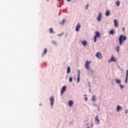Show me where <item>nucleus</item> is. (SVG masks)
<instances>
[{"label":"nucleus","instance_id":"26","mask_svg":"<svg viewBox=\"0 0 128 128\" xmlns=\"http://www.w3.org/2000/svg\"><path fill=\"white\" fill-rule=\"evenodd\" d=\"M52 44H54V46H58V42H56V41L55 40H53L52 42Z\"/></svg>","mask_w":128,"mask_h":128},{"label":"nucleus","instance_id":"34","mask_svg":"<svg viewBox=\"0 0 128 128\" xmlns=\"http://www.w3.org/2000/svg\"><path fill=\"white\" fill-rule=\"evenodd\" d=\"M122 32H126V28H124V27H123L122 28Z\"/></svg>","mask_w":128,"mask_h":128},{"label":"nucleus","instance_id":"39","mask_svg":"<svg viewBox=\"0 0 128 128\" xmlns=\"http://www.w3.org/2000/svg\"><path fill=\"white\" fill-rule=\"evenodd\" d=\"M50 0H46V2H48Z\"/></svg>","mask_w":128,"mask_h":128},{"label":"nucleus","instance_id":"20","mask_svg":"<svg viewBox=\"0 0 128 128\" xmlns=\"http://www.w3.org/2000/svg\"><path fill=\"white\" fill-rule=\"evenodd\" d=\"M105 16H110V10H107L105 13Z\"/></svg>","mask_w":128,"mask_h":128},{"label":"nucleus","instance_id":"19","mask_svg":"<svg viewBox=\"0 0 128 128\" xmlns=\"http://www.w3.org/2000/svg\"><path fill=\"white\" fill-rule=\"evenodd\" d=\"M92 102H96V96L94 95L92 96Z\"/></svg>","mask_w":128,"mask_h":128},{"label":"nucleus","instance_id":"31","mask_svg":"<svg viewBox=\"0 0 128 128\" xmlns=\"http://www.w3.org/2000/svg\"><path fill=\"white\" fill-rule=\"evenodd\" d=\"M69 82H72V78L70 77V78H69Z\"/></svg>","mask_w":128,"mask_h":128},{"label":"nucleus","instance_id":"9","mask_svg":"<svg viewBox=\"0 0 128 128\" xmlns=\"http://www.w3.org/2000/svg\"><path fill=\"white\" fill-rule=\"evenodd\" d=\"M116 62V58L114 55H112L111 56L110 58L108 60V62L110 63V62Z\"/></svg>","mask_w":128,"mask_h":128},{"label":"nucleus","instance_id":"21","mask_svg":"<svg viewBox=\"0 0 128 128\" xmlns=\"http://www.w3.org/2000/svg\"><path fill=\"white\" fill-rule=\"evenodd\" d=\"M128 70L126 71V78L125 80V84H128Z\"/></svg>","mask_w":128,"mask_h":128},{"label":"nucleus","instance_id":"4","mask_svg":"<svg viewBox=\"0 0 128 128\" xmlns=\"http://www.w3.org/2000/svg\"><path fill=\"white\" fill-rule=\"evenodd\" d=\"M86 70L87 76H92L94 74V69L89 68L88 69H86Z\"/></svg>","mask_w":128,"mask_h":128},{"label":"nucleus","instance_id":"28","mask_svg":"<svg viewBox=\"0 0 128 128\" xmlns=\"http://www.w3.org/2000/svg\"><path fill=\"white\" fill-rule=\"evenodd\" d=\"M80 76H78V78H77V82L78 84H79L80 82Z\"/></svg>","mask_w":128,"mask_h":128},{"label":"nucleus","instance_id":"38","mask_svg":"<svg viewBox=\"0 0 128 128\" xmlns=\"http://www.w3.org/2000/svg\"><path fill=\"white\" fill-rule=\"evenodd\" d=\"M87 128H92L90 126H88Z\"/></svg>","mask_w":128,"mask_h":128},{"label":"nucleus","instance_id":"3","mask_svg":"<svg viewBox=\"0 0 128 128\" xmlns=\"http://www.w3.org/2000/svg\"><path fill=\"white\" fill-rule=\"evenodd\" d=\"M49 102L50 108H52L54 106V96H52L49 98Z\"/></svg>","mask_w":128,"mask_h":128},{"label":"nucleus","instance_id":"17","mask_svg":"<svg viewBox=\"0 0 128 128\" xmlns=\"http://www.w3.org/2000/svg\"><path fill=\"white\" fill-rule=\"evenodd\" d=\"M81 44L83 46H88V41L86 40L81 41Z\"/></svg>","mask_w":128,"mask_h":128},{"label":"nucleus","instance_id":"5","mask_svg":"<svg viewBox=\"0 0 128 128\" xmlns=\"http://www.w3.org/2000/svg\"><path fill=\"white\" fill-rule=\"evenodd\" d=\"M100 38V32H95V35L94 36V42H96V40H98V38Z\"/></svg>","mask_w":128,"mask_h":128},{"label":"nucleus","instance_id":"2","mask_svg":"<svg viewBox=\"0 0 128 128\" xmlns=\"http://www.w3.org/2000/svg\"><path fill=\"white\" fill-rule=\"evenodd\" d=\"M119 46H122L124 42L126 40V36H123L122 34L120 35L119 37Z\"/></svg>","mask_w":128,"mask_h":128},{"label":"nucleus","instance_id":"12","mask_svg":"<svg viewBox=\"0 0 128 128\" xmlns=\"http://www.w3.org/2000/svg\"><path fill=\"white\" fill-rule=\"evenodd\" d=\"M94 120L96 124H100V118H98V116H96L94 118Z\"/></svg>","mask_w":128,"mask_h":128},{"label":"nucleus","instance_id":"36","mask_svg":"<svg viewBox=\"0 0 128 128\" xmlns=\"http://www.w3.org/2000/svg\"><path fill=\"white\" fill-rule=\"evenodd\" d=\"M94 126V124H91V128H92V127Z\"/></svg>","mask_w":128,"mask_h":128},{"label":"nucleus","instance_id":"10","mask_svg":"<svg viewBox=\"0 0 128 128\" xmlns=\"http://www.w3.org/2000/svg\"><path fill=\"white\" fill-rule=\"evenodd\" d=\"M82 26V25H80V24L78 23L76 27L75 28V30L76 32H80V28Z\"/></svg>","mask_w":128,"mask_h":128},{"label":"nucleus","instance_id":"29","mask_svg":"<svg viewBox=\"0 0 128 128\" xmlns=\"http://www.w3.org/2000/svg\"><path fill=\"white\" fill-rule=\"evenodd\" d=\"M78 76H80V70H78Z\"/></svg>","mask_w":128,"mask_h":128},{"label":"nucleus","instance_id":"7","mask_svg":"<svg viewBox=\"0 0 128 128\" xmlns=\"http://www.w3.org/2000/svg\"><path fill=\"white\" fill-rule=\"evenodd\" d=\"M102 20V12H99L96 17V20L98 21V22H100Z\"/></svg>","mask_w":128,"mask_h":128},{"label":"nucleus","instance_id":"37","mask_svg":"<svg viewBox=\"0 0 128 128\" xmlns=\"http://www.w3.org/2000/svg\"><path fill=\"white\" fill-rule=\"evenodd\" d=\"M67 2H70V0H66Z\"/></svg>","mask_w":128,"mask_h":128},{"label":"nucleus","instance_id":"16","mask_svg":"<svg viewBox=\"0 0 128 128\" xmlns=\"http://www.w3.org/2000/svg\"><path fill=\"white\" fill-rule=\"evenodd\" d=\"M122 106L120 105H118L116 107V112H120L122 110Z\"/></svg>","mask_w":128,"mask_h":128},{"label":"nucleus","instance_id":"8","mask_svg":"<svg viewBox=\"0 0 128 128\" xmlns=\"http://www.w3.org/2000/svg\"><path fill=\"white\" fill-rule=\"evenodd\" d=\"M96 56L98 60H102V52H96Z\"/></svg>","mask_w":128,"mask_h":128},{"label":"nucleus","instance_id":"35","mask_svg":"<svg viewBox=\"0 0 128 128\" xmlns=\"http://www.w3.org/2000/svg\"><path fill=\"white\" fill-rule=\"evenodd\" d=\"M125 112H126V114H128V110H126V111H125Z\"/></svg>","mask_w":128,"mask_h":128},{"label":"nucleus","instance_id":"40","mask_svg":"<svg viewBox=\"0 0 128 128\" xmlns=\"http://www.w3.org/2000/svg\"><path fill=\"white\" fill-rule=\"evenodd\" d=\"M58 1H60V0H58Z\"/></svg>","mask_w":128,"mask_h":128},{"label":"nucleus","instance_id":"25","mask_svg":"<svg viewBox=\"0 0 128 128\" xmlns=\"http://www.w3.org/2000/svg\"><path fill=\"white\" fill-rule=\"evenodd\" d=\"M70 70H71L70 67L68 66L67 68V71H66L67 74H70Z\"/></svg>","mask_w":128,"mask_h":128},{"label":"nucleus","instance_id":"14","mask_svg":"<svg viewBox=\"0 0 128 128\" xmlns=\"http://www.w3.org/2000/svg\"><path fill=\"white\" fill-rule=\"evenodd\" d=\"M68 106L70 108H72L74 106V100H70L68 102Z\"/></svg>","mask_w":128,"mask_h":128},{"label":"nucleus","instance_id":"33","mask_svg":"<svg viewBox=\"0 0 128 128\" xmlns=\"http://www.w3.org/2000/svg\"><path fill=\"white\" fill-rule=\"evenodd\" d=\"M64 34V33H60V34H58V36H62Z\"/></svg>","mask_w":128,"mask_h":128},{"label":"nucleus","instance_id":"30","mask_svg":"<svg viewBox=\"0 0 128 128\" xmlns=\"http://www.w3.org/2000/svg\"><path fill=\"white\" fill-rule=\"evenodd\" d=\"M84 96L85 98L84 100H85L86 102L88 100V95L85 94V95H84Z\"/></svg>","mask_w":128,"mask_h":128},{"label":"nucleus","instance_id":"24","mask_svg":"<svg viewBox=\"0 0 128 128\" xmlns=\"http://www.w3.org/2000/svg\"><path fill=\"white\" fill-rule=\"evenodd\" d=\"M49 32L50 34H54V29H52V28H50L49 29Z\"/></svg>","mask_w":128,"mask_h":128},{"label":"nucleus","instance_id":"13","mask_svg":"<svg viewBox=\"0 0 128 128\" xmlns=\"http://www.w3.org/2000/svg\"><path fill=\"white\" fill-rule=\"evenodd\" d=\"M114 28H118V21L116 19H114Z\"/></svg>","mask_w":128,"mask_h":128},{"label":"nucleus","instance_id":"18","mask_svg":"<svg viewBox=\"0 0 128 128\" xmlns=\"http://www.w3.org/2000/svg\"><path fill=\"white\" fill-rule=\"evenodd\" d=\"M47 53H48V48H45L43 50V52L42 54V56H44Z\"/></svg>","mask_w":128,"mask_h":128},{"label":"nucleus","instance_id":"22","mask_svg":"<svg viewBox=\"0 0 128 128\" xmlns=\"http://www.w3.org/2000/svg\"><path fill=\"white\" fill-rule=\"evenodd\" d=\"M66 24V20L63 19L62 20L60 21L59 23V24L60 26H64Z\"/></svg>","mask_w":128,"mask_h":128},{"label":"nucleus","instance_id":"15","mask_svg":"<svg viewBox=\"0 0 128 128\" xmlns=\"http://www.w3.org/2000/svg\"><path fill=\"white\" fill-rule=\"evenodd\" d=\"M115 50H116V52H118V54H119V52H120V46L118 45L116 46L115 48Z\"/></svg>","mask_w":128,"mask_h":128},{"label":"nucleus","instance_id":"11","mask_svg":"<svg viewBox=\"0 0 128 128\" xmlns=\"http://www.w3.org/2000/svg\"><path fill=\"white\" fill-rule=\"evenodd\" d=\"M66 90V86H64L62 87L60 91V96H62Z\"/></svg>","mask_w":128,"mask_h":128},{"label":"nucleus","instance_id":"1","mask_svg":"<svg viewBox=\"0 0 128 128\" xmlns=\"http://www.w3.org/2000/svg\"><path fill=\"white\" fill-rule=\"evenodd\" d=\"M114 80L115 82V83L116 84H118V86H119L120 90H124V86L122 84V80H120V79L116 78Z\"/></svg>","mask_w":128,"mask_h":128},{"label":"nucleus","instance_id":"23","mask_svg":"<svg viewBox=\"0 0 128 128\" xmlns=\"http://www.w3.org/2000/svg\"><path fill=\"white\" fill-rule=\"evenodd\" d=\"M109 34H111V36H114V30H112L109 32Z\"/></svg>","mask_w":128,"mask_h":128},{"label":"nucleus","instance_id":"27","mask_svg":"<svg viewBox=\"0 0 128 128\" xmlns=\"http://www.w3.org/2000/svg\"><path fill=\"white\" fill-rule=\"evenodd\" d=\"M116 6H120V1H116Z\"/></svg>","mask_w":128,"mask_h":128},{"label":"nucleus","instance_id":"6","mask_svg":"<svg viewBox=\"0 0 128 128\" xmlns=\"http://www.w3.org/2000/svg\"><path fill=\"white\" fill-rule=\"evenodd\" d=\"M90 64H92V61L86 60L84 64V68L86 70L90 68Z\"/></svg>","mask_w":128,"mask_h":128},{"label":"nucleus","instance_id":"32","mask_svg":"<svg viewBox=\"0 0 128 128\" xmlns=\"http://www.w3.org/2000/svg\"><path fill=\"white\" fill-rule=\"evenodd\" d=\"M88 6H89L88 4H87L86 6H85L86 10H88Z\"/></svg>","mask_w":128,"mask_h":128}]
</instances>
